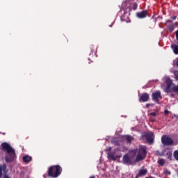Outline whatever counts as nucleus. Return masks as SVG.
<instances>
[{
  "instance_id": "nucleus-23",
  "label": "nucleus",
  "mask_w": 178,
  "mask_h": 178,
  "mask_svg": "<svg viewBox=\"0 0 178 178\" xmlns=\"http://www.w3.org/2000/svg\"><path fill=\"white\" fill-rule=\"evenodd\" d=\"M138 7V5L137 4V3H134L132 6L133 10H136Z\"/></svg>"
},
{
  "instance_id": "nucleus-2",
  "label": "nucleus",
  "mask_w": 178,
  "mask_h": 178,
  "mask_svg": "<svg viewBox=\"0 0 178 178\" xmlns=\"http://www.w3.org/2000/svg\"><path fill=\"white\" fill-rule=\"evenodd\" d=\"M131 154H134V156H136V154H138L136 156V162L144 161L147 156V147L140 146L138 149L132 150Z\"/></svg>"
},
{
  "instance_id": "nucleus-13",
  "label": "nucleus",
  "mask_w": 178,
  "mask_h": 178,
  "mask_svg": "<svg viewBox=\"0 0 178 178\" xmlns=\"http://www.w3.org/2000/svg\"><path fill=\"white\" fill-rule=\"evenodd\" d=\"M124 138L126 140V142L127 143V144H131V141L134 140V138L129 135L124 136Z\"/></svg>"
},
{
  "instance_id": "nucleus-20",
  "label": "nucleus",
  "mask_w": 178,
  "mask_h": 178,
  "mask_svg": "<svg viewBox=\"0 0 178 178\" xmlns=\"http://www.w3.org/2000/svg\"><path fill=\"white\" fill-rule=\"evenodd\" d=\"M90 48L91 49L92 54H94V52H96L97 48L94 45H90Z\"/></svg>"
},
{
  "instance_id": "nucleus-18",
  "label": "nucleus",
  "mask_w": 178,
  "mask_h": 178,
  "mask_svg": "<svg viewBox=\"0 0 178 178\" xmlns=\"http://www.w3.org/2000/svg\"><path fill=\"white\" fill-rule=\"evenodd\" d=\"M156 154L159 155V156H165V151L161 152L159 150H156Z\"/></svg>"
},
{
  "instance_id": "nucleus-32",
  "label": "nucleus",
  "mask_w": 178,
  "mask_h": 178,
  "mask_svg": "<svg viewBox=\"0 0 178 178\" xmlns=\"http://www.w3.org/2000/svg\"><path fill=\"white\" fill-rule=\"evenodd\" d=\"M90 178H95V176H91Z\"/></svg>"
},
{
  "instance_id": "nucleus-26",
  "label": "nucleus",
  "mask_w": 178,
  "mask_h": 178,
  "mask_svg": "<svg viewBox=\"0 0 178 178\" xmlns=\"http://www.w3.org/2000/svg\"><path fill=\"white\" fill-rule=\"evenodd\" d=\"M150 115L154 116L155 118V116H156V112L150 113Z\"/></svg>"
},
{
  "instance_id": "nucleus-9",
  "label": "nucleus",
  "mask_w": 178,
  "mask_h": 178,
  "mask_svg": "<svg viewBox=\"0 0 178 178\" xmlns=\"http://www.w3.org/2000/svg\"><path fill=\"white\" fill-rule=\"evenodd\" d=\"M136 16L138 19H145L148 16V11L144 10L143 11L138 12L136 13Z\"/></svg>"
},
{
  "instance_id": "nucleus-28",
  "label": "nucleus",
  "mask_w": 178,
  "mask_h": 178,
  "mask_svg": "<svg viewBox=\"0 0 178 178\" xmlns=\"http://www.w3.org/2000/svg\"><path fill=\"white\" fill-rule=\"evenodd\" d=\"M176 39L178 40V30L176 31Z\"/></svg>"
},
{
  "instance_id": "nucleus-16",
  "label": "nucleus",
  "mask_w": 178,
  "mask_h": 178,
  "mask_svg": "<svg viewBox=\"0 0 178 178\" xmlns=\"http://www.w3.org/2000/svg\"><path fill=\"white\" fill-rule=\"evenodd\" d=\"M147 170H140L139 172L137 174V176H145L147 175Z\"/></svg>"
},
{
  "instance_id": "nucleus-25",
  "label": "nucleus",
  "mask_w": 178,
  "mask_h": 178,
  "mask_svg": "<svg viewBox=\"0 0 178 178\" xmlns=\"http://www.w3.org/2000/svg\"><path fill=\"white\" fill-rule=\"evenodd\" d=\"M169 113H170V111L168 110H165L164 111V115L165 116H168V115H169Z\"/></svg>"
},
{
  "instance_id": "nucleus-10",
  "label": "nucleus",
  "mask_w": 178,
  "mask_h": 178,
  "mask_svg": "<svg viewBox=\"0 0 178 178\" xmlns=\"http://www.w3.org/2000/svg\"><path fill=\"white\" fill-rule=\"evenodd\" d=\"M168 23H170V26H168V29L170 31V33H172L175 31V29H176V26H177V23H173L172 24V21L168 20L165 22V24H168Z\"/></svg>"
},
{
  "instance_id": "nucleus-27",
  "label": "nucleus",
  "mask_w": 178,
  "mask_h": 178,
  "mask_svg": "<svg viewBox=\"0 0 178 178\" xmlns=\"http://www.w3.org/2000/svg\"><path fill=\"white\" fill-rule=\"evenodd\" d=\"M3 178H10L9 175L4 174Z\"/></svg>"
},
{
  "instance_id": "nucleus-19",
  "label": "nucleus",
  "mask_w": 178,
  "mask_h": 178,
  "mask_svg": "<svg viewBox=\"0 0 178 178\" xmlns=\"http://www.w3.org/2000/svg\"><path fill=\"white\" fill-rule=\"evenodd\" d=\"M166 155L168 156V159H170V161H172V152H168L166 153Z\"/></svg>"
},
{
  "instance_id": "nucleus-4",
  "label": "nucleus",
  "mask_w": 178,
  "mask_h": 178,
  "mask_svg": "<svg viewBox=\"0 0 178 178\" xmlns=\"http://www.w3.org/2000/svg\"><path fill=\"white\" fill-rule=\"evenodd\" d=\"M62 173V167L59 165H51L48 170V176L56 178Z\"/></svg>"
},
{
  "instance_id": "nucleus-7",
  "label": "nucleus",
  "mask_w": 178,
  "mask_h": 178,
  "mask_svg": "<svg viewBox=\"0 0 178 178\" xmlns=\"http://www.w3.org/2000/svg\"><path fill=\"white\" fill-rule=\"evenodd\" d=\"M152 99L155 101L156 104H159V99H162V95L161 94V91L157 90L152 93Z\"/></svg>"
},
{
  "instance_id": "nucleus-15",
  "label": "nucleus",
  "mask_w": 178,
  "mask_h": 178,
  "mask_svg": "<svg viewBox=\"0 0 178 178\" xmlns=\"http://www.w3.org/2000/svg\"><path fill=\"white\" fill-rule=\"evenodd\" d=\"M171 48L172 49L174 54H175V55H178V45L177 44H172Z\"/></svg>"
},
{
  "instance_id": "nucleus-1",
  "label": "nucleus",
  "mask_w": 178,
  "mask_h": 178,
  "mask_svg": "<svg viewBox=\"0 0 178 178\" xmlns=\"http://www.w3.org/2000/svg\"><path fill=\"white\" fill-rule=\"evenodd\" d=\"M1 147L3 151H6L7 155L6 156V162H13L15 158H16V153L15 152V149L10 147L8 143H1Z\"/></svg>"
},
{
  "instance_id": "nucleus-17",
  "label": "nucleus",
  "mask_w": 178,
  "mask_h": 178,
  "mask_svg": "<svg viewBox=\"0 0 178 178\" xmlns=\"http://www.w3.org/2000/svg\"><path fill=\"white\" fill-rule=\"evenodd\" d=\"M4 169H6V165H4L3 167L0 165V178H2L3 174L2 172H3Z\"/></svg>"
},
{
  "instance_id": "nucleus-3",
  "label": "nucleus",
  "mask_w": 178,
  "mask_h": 178,
  "mask_svg": "<svg viewBox=\"0 0 178 178\" xmlns=\"http://www.w3.org/2000/svg\"><path fill=\"white\" fill-rule=\"evenodd\" d=\"M166 87L164 90L165 92L167 94L176 92L178 94V85L173 83V81L170 78H166L165 79Z\"/></svg>"
},
{
  "instance_id": "nucleus-22",
  "label": "nucleus",
  "mask_w": 178,
  "mask_h": 178,
  "mask_svg": "<svg viewBox=\"0 0 178 178\" xmlns=\"http://www.w3.org/2000/svg\"><path fill=\"white\" fill-rule=\"evenodd\" d=\"M174 158L176 161H178V150L174 152Z\"/></svg>"
},
{
  "instance_id": "nucleus-5",
  "label": "nucleus",
  "mask_w": 178,
  "mask_h": 178,
  "mask_svg": "<svg viewBox=\"0 0 178 178\" xmlns=\"http://www.w3.org/2000/svg\"><path fill=\"white\" fill-rule=\"evenodd\" d=\"M142 138H145L148 144L152 145L155 140V135L151 131L143 132L142 134Z\"/></svg>"
},
{
  "instance_id": "nucleus-6",
  "label": "nucleus",
  "mask_w": 178,
  "mask_h": 178,
  "mask_svg": "<svg viewBox=\"0 0 178 178\" xmlns=\"http://www.w3.org/2000/svg\"><path fill=\"white\" fill-rule=\"evenodd\" d=\"M161 143L163 145H167V146H170L173 145V139L172 138L169 137L168 135H163L161 137Z\"/></svg>"
},
{
  "instance_id": "nucleus-29",
  "label": "nucleus",
  "mask_w": 178,
  "mask_h": 178,
  "mask_svg": "<svg viewBox=\"0 0 178 178\" xmlns=\"http://www.w3.org/2000/svg\"><path fill=\"white\" fill-rule=\"evenodd\" d=\"M170 97H172V98H175V95H174L173 93H171V94L170 95Z\"/></svg>"
},
{
  "instance_id": "nucleus-21",
  "label": "nucleus",
  "mask_w": 178,
  "mask_h": 178,
  "mask_svg": "<svg viewBox=\"0 0 178 178\" xmlns=\"http://www.w3.org/2000/svg\"><path fill=\"white\" fill-rule=\"evenodd\" d=\"M159 165H160V166H163V165H165V160L162 159L159 160Z\"/></svg>"
},
{
  "instance_id": "nucleus-12",
  "label": "nucleus",
  "mask_w": 178,
  "mask_h": 178,
  "mask_svg": "<svg viewBox=\"0 0 178 178\" xmlns=\"http://www.w3.org/2000/svg\"><path fill=\"white\" fill-rule=\"evenodd\" d=\"M108 156L111 158V159H113V161H116V159H119L122 158V153H120L118 155H114L113 153H108Z\"/></svg>"
},
{
  "instance_id": "nucleus-30",
  "label": "nucleus",
  "mask_w": 178,
  "mask_h": 178,
  "mask_svg": "<svg viewBox=\"0 0 178 178\" xmlns=\"http://www.w3.org/2000/svg\"><path fill=\"white\" fill-rule=\"evenodd\" d=\"M165 175H170V172L166 171V172H165Z\"/></svg>"
},
{
  "instance_id": "nucleus-8",
  "label": "nucleus",
  "mask_w": 178,
  "mask_h": 178,
  "mask_svg": "<svg viewBox=\"0 0 178 178\" xmlns=\"http://www.w3.org/2000/svg\"><path fill=\"white\" fill-rule=\"evenodd\" d=\"M123 163H124V165H133L132 158L129 156V155L126 154L123 156Z\"/></svg>"
},
{
  "instance_id": "nucleus-11",
  "label": "nucleus",
  "mask_w": 178,
  "mask_h": 178,
  "mask_svg": "<svg viewBox=\"0 0 178 178\" xmlns=\"http://www.w3.org/2000/svg\"><path fill=\"white\" fill-rule=\"evenodd\" d=\"M148 99H149V95L147 92L143 93L139 98L140 102H147Z\"/></svg>"
},
{
  "instance_id": "nucleus-24",
  "label": "nucleus",
  "mask_w": 178,
  "mask_h": 178,
  "mask_svg": "<svg viewBox=\"0 0 178 178\" xmlns=\"http://www.w3.org/2000/svg\"><path fill=\"white\" fill-rule=\"evenodd\" d=\"M174 74H175V80H177V81H178V71H175Z\"/></svg>"
},
{
  "instance_id": "nucleus-31",
  "label": "nucleus",
  "mask_w": 178,
  "mask_h": 178,
  "mask_svg": "<svg viewBox=\"0 0 178 178\" xmlns=\"http://www.w3.org/2000/svg\"><path fill=\"white\" fill-rule=\"evenodd\" d=\"M172 20H176V16L172 17Z\"/></svg>"
},
{
  "instance_id": "nucleus-14",
  "label": "nucleus",
  "mask_w": 178,
  "mask_h": 178,
  "mask_svg": "<svg viewBox=\"0 0 178 178\" xmlns=\"http://www.w3.org/2000/svg\"><path fill=\"white\" fill-rule=\"evenodd\" d=\"M22 159L25 163H29V162H31L32 158L29 155H26L23 156Z\"/></svg>"
}]
</instances>
